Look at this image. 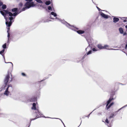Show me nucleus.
<instances>
[{"label": "nucleus", "mask_w": 127, "mask_h": 127, "mask_svg": "<svg viewBox=\"0 0 127 127\" xmlns=\"http://www.w3.org/2000/svg\"><path fill=\"white\" fill-rule=\"evenodd\" d=\"M17 9V8H16L12 9V12H15L13 14L6 10H4L3 11H0V13L4 16L5 19L6 21L5 24L7 26L9 27L11 26L12 23L13 22L12 20L15 18V17H13L12 16H15L19 13L16 12Z\"/></svg>", "instance_id": "1"}, {"label": "nucleus", "mask_w": 127, "mask_h": 127, "mask_svg": "<svg viewBox=\"0 0 127 127\" xmlns=\"http://www.w3.org/2000/svg\"><path fill=\"white\" fill-rule=\"evenodd\" d=\"M56 19H57V20L61 21L62 23L65 25L69 28L71 29L72 30L76 31L79 34H83L85 32V31H84L81 30L77 31V30L78 29L75 27L73 26L70 25L69 24L67 23V22L64 20H61L60 19L58 18L57 17H56Z\"/></svg>", "instance_id": "2"}, {"label": "nucleus", "mask_w": 127, "mask_h": 127, "mask_svg": "<svg viewBox=\"0 0 127 127\" xmlns=\"http://www.w3.org/2000/svg\"><path fill=\"white\" fill-rule=\"evenodd\" d=\"M13 80L12 76L11 73L9 72H8L5 79L4 82L5 84H6L7 83H10Z\"/></svg>", "instance_id": "3"}, {"label": "nucleus", "mask_w": 127, "mask_h": 127, "mask_svg": "<svg viewBox=\"0 0 127 127\" xmlns=\"http://www.w3.org/2000/svg\"><path fill=\"white\" fill-rule=\"evenodd\" d=\"M25 7H23L22 10V11H24L26 9H29L31 7H33L35 6V5L33 2H27L25 5Z\"/></svg>", "instance_id": "4"}, {"label": "nucleus", "mask_w": 127, "mask_h": 127, "mask_svg": "<svg viewBox=\"0 0 127 127\" xmlns=\"http://www.w3.org/2000/svg\"><path fill=\"white\" fill-rule=\"evenodd\" d=\"M114 99L113 98L111 97L109 98V100L107 102V104H106V107L107 109H108L110 107L112 106L113 104L114 103L112 102L111 103L108 107V106L109 104Z\"/></svg>", "instance_id": "5"}, {"label": "nucleus", "mask_w": 127, "mask_h": 127, "mask_svg": "<svg viewBox=\"0 0 127 127\" xmlns=\"http://www.w3.org/2000/svg\"><path fill=\"white\" fill-rule=\"evenodd\" d=\"M100 14L102 17L104 18L107 19L108 18V16L103 13L101 12H100Z\"/></svg>", "instance_id": "6"}, {"label": "nucleus", "mask_w": 127, "mask_h": 127, "mask_svg": "<svg viewBox=\"0 0 127 127\" xmlns=\"http://www.w3.org/2000/svg\"><path fill=\"white\" fill-rule=\"evenodd\" d=\"M120 32L121 34H123L124 36L126 35L127 34V33L126 32L124 33L123 29L121 28H120Z\"/></svg>", "instance_id": "7"}, {"label": "nucleus", "mask_w": 127, "mask_h": 127, "mask_svg": "<svg viewBox=\"0 0 127 127\" xmlns=\"http://www.w3.org/2000/svg\"><path fill=\"white\" fill-rule=\"evenodd\" d=\"M103 49H106L108 50H116V49H110L109 48V46L108 45H105L103 46Z\"/></svg>", "instance_id": "8"}, {"label": "nucleus", "mask_w": 127, "mask_h": 127, "mask_svg": "<svg viewBox=\"0 0 127 127\" xmlns=\"http://www.w3.org/2000/svg\"><path fill=\"white\" fill-rule=\"evenodd\" d=\"M36 112L37 113V118L42 117V114L38 110H36Z\"/></svg>", "instance_id": "9"}, {"label": "nucleus", "mask_w": 127, "mask_h": 127, "mask_svg": "<svg viewBox=\"0 0 127 127\" xmlns=\"http://www.w3.org/2000/svg\"><path fill=\"white\" fill-rule=\"evenodd\" d=\"M6 90L10 92L12 91L13 89L11 86H9Z\"/></svg>", "instance_id": "10"}, {"label": "nucleus", "mask_w": 127, "mask_h": 127, "mask_svg": "<svg viewBox=\"0 0 127 127\" xmlns=\"http://www.w3.org/2000/svg\"><path fill=\"white\" fill-rule=\"evenodd\" d=\"M119 19L117 18L114 17L113 18V22L115 23L117 22L119 20Z\"/></svg>", "instance_id": "11"}, {"label": "nucleus", "mask_w": 127, "mask_h": 127, "mask_svg": "<svg viewBox=\"0 0 127 127\" xmlns=\"http://www.w3.org/2000/svg\"><path fill=\"white\" fill-rule=\"evenodd\" d=\"M97 47L100 49H103V46H102V45L100 44L97 45Z\"/></svg>", "instance_id": "12"}, {"label": "nucleus", "mask_w": 127, "mask_h": 127, "mask_svg": "<svg viewBox=\"0 0 127 127\" xmlns=\"http://www.w3.org/2000/svg\"><path fill=\"white\" fill-rule=\"evenodd\" d=\"M9 93L10 92L9 91H8L6 90H5L4 94V95H6L7 96L9 95Z\"/></svg>", "instance_id": "13"}, {"label": "nucleus", "mask_w": 127, "mask_h": 127, "mask_svg": "<svg viewBox=\"0 0 127 127\" xmlns=\"http://www.w3.org/2000/svg\"><path fill=\"white\" fill-rule=\"evenodd\" d=\"M32 110H36V104L35 103H33L32 104Z\"/></svg>", "instance_id": "14"}, {"label": "nucleus", "mask_w": 127, "mask_h": 127, "mask_svg": "<svg viewBox=\"0 0 127 127\" xmlns=\"http://www.w3.org/2000/svg\"><path fill=\"white\" fill-rule=\"evenodd\" d=\"M120 18H121V20H123V22H126L127 21V20H126L127 19V18L126 17H120Z\"/></svg>", "instance_id": "15"}, {"label": "nucleus", "mask_w": 127, "mask_h": 127, "mask_svg": "<svg viewBox=\"0 0 127 127\" xmlns=\"http://www.w3.org/2000/svg\"><path fill=\"white\" fill-rule=\"evenodd\" d=\"M51 14L53 15L54 17H56L57 16L56 14L53 12H52L51 13Z\"/></svg>", "instance_id": "16"}, {"label": "nucleus", "mask_w": 127, "mask_h": 127, "mask_svg": "<svg viewBox=\"0 0 127 127\" xmlns=\"http://www.w3.org/2000/svg\"><path fill=\"white\" fill-rule=\"evenodd\" d=\"M45 3L46 5H48L50 4L51 3V2L50 1H46L45 2Z\"/></svg>", "instance_id": "17"}, {"label": "nucleus", "mask_w": 127, "mask_h": 127, "mask_svg": "<svg viewBox=\"0 0 127 127\" xmlns=\"http://www.w3.org/2000/svg\"><path fill=\"white\" fill-rule=\"evenodd\" d=\"M92 50L94 51H98V50L96 48H94L92 49Z\"/></svg>", "instance_id": "18"}, {"label": "nucleus", "mask_w": 127, "mask_h": 127, "mask_svg": "<svg viewBox=\"0 0 127 127\" xmlns=\"http://www.w3.org/2000/svg\"><path fill=\"white\" fill-rule=\"evenodd\" d=\"M2 8L3 9H5L6 8V6L5 4H3L2 6Z\"/></svg>", "instance_id": "19"}, {"label": "nucleus", "mask_w": 127, "mask_h": 127, "mask_svg": "<svg viewBox=\"0 0 127 127\" xmlns=\"http://www.w3.org/2000/svg\"><path fill=\"white\" fill-rule=\"evenodd\" d=\"M2 47L3 49H6V43H5L2 46Z\"/></svg>", "instance_id": "20"}, {"label": "nucleus", "mask_w": 127, "mask_h": 127, "mask_svg": "<svg viewBox=\"0 0 127 127\" xmlns=\"http://www.w3.org/2000/svg\"><path fill=\"white\" fill-rule=\"evenodd\" d=\"M37 2L39 3H42V2L41 0H35Z\"/></svg>", "instance_id": "21"}, {"label": "nucleus", "mask_w": 127, "mask_h": 127, "mask_svg": "<svg viewBox=\"0 0 127 127\" xmlns=\"http://www.w3.org/2000/svg\"><path fill=\"white\" fill-rule=\"evenodd\" d=\"M92 51L91 50L90 51L87 53V55H88L91 54L92 53Z\"/></svg>", "instance_id": "22"}, {"label": "nucleus", "mask_w": 127, "mask_h": 127, "mask_svg": "<svg viewBox=\"0 0 127 127\" xmlns=\"http://www.w3.org/2000/svg\"><path fill=\"white\" fill-rule=\"evenodd\" d=\"M5 51V50L3 49L2 51H0V54H2Z\"/></svg>", "instance_id": "23"}, {"label": "nucleus", "mask_w": 127, "mask_h": 127, "mask_svg": "<svg viewBox=\"0 0 127 127\" xmlns=\"http://www.w3.org/2000/svg\"><path fill=\"white\" fill-rule=\"evenodd\" d=\"M6 26L7 27V26ZM11 26H10V27ZM7 27H9L8 28H7V33H8L9 32V30H10V28H9V27H8V26H7Z\"/></svg>", "instance_id": "24"}, {"label": "nucleus", "mask_w": 127, "mask_h": 127, "mask_svg": "<svg viewBox=\"0 0 127 127\" xmlns=\"http://www.w3.org/2000/svg\"><path fill=\"white\" fill-rule=\"evenodd\" d=\"M48 9L49 10H52V8L50 6H49L48 8Z\"/></svg>", "instance_id": "25"}, {"label": "nucleus", "mask_w": 127, "mask_h": 127, "mask_svg": "<svg viewBox=\"0 0 127 127\" xmlns=\"http://www.w3.org/2000/svg\"><path fill=\"white\" fill-rule=\"evenodd\" d=\"M21 74L23 76H26V74L24 73H22Z\"/></svg>", "instance_id": "26"}, {"label": "nucleus", "mask_w": 127, "mask_h": 127, "mask_svg": "<svg viewBox=\"0 0 127 127\" xmlns=\"http://www.w3.org/2000/svg\"><path fill=\"white\" fill-rule=\"evenodd\" d=\"M23 5V4L22 3H20L19 4V6L20 7H21Z\"/></svg>", "instance_id": "27"}, {"label": "nucleus", "mask_w": 127, "mask_h": 127, "mask_svg": "<svg viewBox=\"0 0 127 127\" xmlns=\"http://www.w3.org/2000/svg\"><path fill=\"white\" fill-rule=\"evenodd\" d=\"M105 122L107 124H108L109 123L108 120L107 119H106L105 120Z\"/></svg>", "instance_id": "28"}, {"label": "nucleus", "mask_w": 127, "mask_h": 127, "mask_svg": "<svg viewBox=\"0 0 127 127\" xmlns=\"http://www.w3.org/2000/svg\"><path fill=\"white\" fill-rule=\"evenodd\" d=\"M10 36V34H9V32L8 33V35H7V37L8 38V39L9 38Z\"/></svg>", "instance_id": "29"}, {"label": "nucleus", "mask_w": 127, "mask_h": 127, "mask_svg": "<svg viewBox=\"0 0 127 127\" xmlns=\"http://www.w3.org/2000/svg\"><path fill=\"white\" fill-rule=\"evenodd\" d=\"M5 63H6L5 62ZM9 63L10 64H11V65H12V67H13V64H12V63H11V62H8V63Z\"/></svg>", "instance_id": "30"}, {"label": "nucleus", "mask_w": 127, "mask_h": 127, "mask_svg": "<svg viewBox=\"0 0 127 127\" xmlns=\"http://www.w3.org/2000/svg\"><path fill=\"white\" fill-rule=\"evenodd\" d=\"M114 115V114H112L111 116H110V118H111Z\"/></svg>", "instance_id": "31"}, {"label": "nucleus", "mask_w": 127, "mask_h": 127, "mask_svg": "<svg viewBox=\"0 0 127 127\" xmlns=\"http://www.w3.org/2000/svg\"><path fill=\"white\" fill-rule=\"evenodd\" d=\"M2 2L0 1V6H1L2 4Z\"/></svg>", "instance_id": "32"}, {"label": "nucleus", "mask_w": 127, "mask_h": 127, "mask_svg": "<svg viewBox=\"0 0 127 127\" xmlns=\"http://www.w3.org/2000/svg\"><path fill=\"white\" fill-rule=\"evenodd\" d=\"M96 7L99 11H100V10H101V9H99L98 7L97 6H96Z\"/></svg>", "instance_id": "33"}, {"label": "nucleus", "mask_w": 127, "mask_h": 127, "mask_svg": "<svg viewBox=\"0 0 127 127\" xmlns=\"http://www.w3.org/2000/svg\"><path fill=\"white\" fill-rule=\"evenodd\" d=\"M32 0H25L27 1H29L30 2L32 1Z\"/></svg>", "instance_id": "34"}, {"label": "nucleus", "mask_w": 127, "mask_h": 127, "mask_svg": "<svg viewBox=\"0 0 127 127\" xmlns=\"http://www.w3.org/2000/svg\"><path fill=\"white\" fill-rule=\"evenodd\" d=\"M125 49H127V44H126V45L125 47Z\"/></svg>", "instance_id": "35"}, {"label": "nucleus", "mask_w": 127, "mask_h": 127, "mask_svg": "<svg viewBox=\"0 0 127 127\" xmlns=\"http://www.w3.org/2000/svg\"><path fill=\"white\" fill-rule=\"evenodd\" d=\"M9 39H8L7 43H9Z\"/></svg>", "instance_id": "36"}, {"label": "nucleus", "mask_w": 127, "mask_h": 127, "mask_svg": "<svg viewBox=\"0 0 127 127\" xmlns=\"http://www.w3.org/2000/svg\"><path fill=\"white\" fill-rule=\"evenodd\" d=\"M50 18L51 19H54L53 18H52V17H51V16H50Z\"/></svg>", "instance_id": "37"}, {"label": "nucleus", "mask_w": 127, "mask_h": 127, "mask_svg": "<svg viewBox=\"0 0 127 127\" xmlns=\"http://www.w3.org/2000/svg\"><path fill=\"white\" fill-rule=\"evenodd\" d=\"M125 27L126 28H127V25Z\"/></svg>", "instance_id": "38"}, {"label": "nucleus", "mask_w": 127, "mask_h": 127, "mask_svg": "<svg viewBox=\"0 0 127 127\" xmlns=\"http://www.w3.org/2000/svg\"><path fill=\"white\" fill-rule=\"evenodd\" d=\"M52 118V119H57L56 118Z\"/></svg>", "instance_id": "39"}, {"label": "nucleus", "mask_w": 127, "mask_h": 127, "mask_svg": "<svg viewBox=\"0 0 127 127\" xmlns=\"http://www.w3.org/2000/svg\"><path fill=\"white\" fill-rule=\"evenodd\" d=\"M123 107H122V108L120 109L119 110H120Z\"/></svg>", "instance_id": "40"}, {"label": "nucleus", "mask_w": 127, "mask_h": 127, "mask_svg": "<svg viewBox=\"0 0 127 127\" xmlns=\"http://www.w3.org/2000/svg\"><path fill=\"white\" fill-rule=\"evenodd\" d=\"M87 41H88V42H89V40H87Z\"/></svg>", "instance_id": "41"}, {"label": "nucleus", "mask_w": 127, "mask_h": 127, "mask_svg": "<svg viewBox=\"0 0 127 127\" xmlns=\"http://www.w3.org/2000/svg\"><path fill=\"white\" fill-rule=\"evenodd\" d=\"M92 112L89 115L92 113Z\"/></svg>", "instance_id": "42"}, {"label": "nucleus", "mask_w": 127, "mask_h": 127, "mask_svg": "<svg viewBox=\"0 0 127 127\" xmlns=\"http://www.w3.org/2000/svg\"><path fill=\"white\" fill-rule=\"evenodd\" d=\"M63 124H64V127H66L65 126V125H64V123H63Z\"/></svg>", "instance_id": "43"}, {"label": "nucleus", "mask_w": 127, "mask_h": 127, "mask_svg": "<svg viewBox=\"0 0 127 127\" xmlns=\"http://www.w3.org/2000/svg\"><path fill=\"white\" fill-rule=\"evenodd\" d=\"M34 119H32V120H34Z\"/></svg>", "instance_id": "44"}]
</instances>
